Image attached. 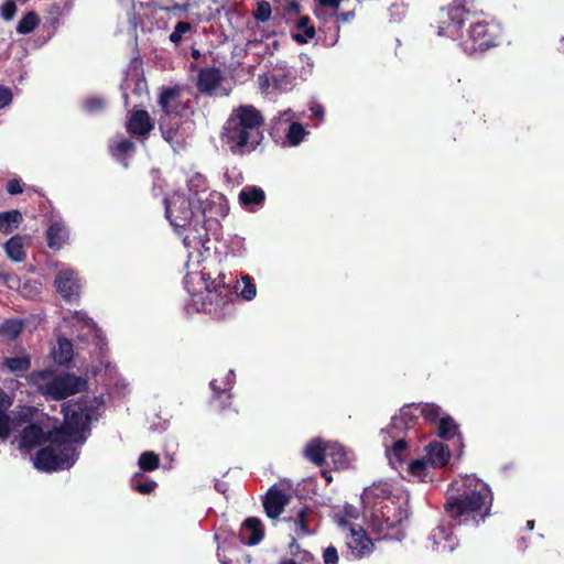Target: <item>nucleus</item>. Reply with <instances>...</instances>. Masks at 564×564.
Here are the masks:
<instances>
[{"label":"nucleus","mask_w":564,"mask_h":564,"mask_svg":"<svg viewBox=\"0 0 564 564\" xmlns=\"http://www.w3.org/2000/svg\"><path fill=\"white\" fill-rule=\"evenodd\" d=\"M192 29L191 24L185 21H180L176 23L173 32L170 34V41L174 44H177L182 41L183 35L189 32Z\"/></svg>","instance_id":"obj_44"},{"label":"nucleus","mask_w":564,"mask_h":564,"mask_svg":"<svg viewBox=\"0 0 564 564\" xmlns=\"http://www.w3.org/2000/svg\"><path fill=\"white\" fill-rule=\"evenodd\" d=\"M315 514L314 511L307 507L301 508L293 517L285 518L290 531L293 533L294 539H301L311 535L315 532L312 528Z\"/></svg>","instance_id":"obj_14"},{"label":"nucleus","mask_w":564,"mask_h":564,"mask_svg":"<svg viewBox=\"0 0 564 564\" xmlns=\"http://www.w3.org/2000/svg\"><path fill=\"white\" fill-rule=\"evenodd\" d=\"M258 80H259L260 89L263 93H269L270 87H272L271 75L270 76L261 75L258 77Z\"/></svg>","instance_id":"obj_52"},{"label":"nucleus","mask_w":564,"mask_h":564,"mask_svg":"<svg viewBox=\"0 0 564 564\" xmlns=\"http://www.w3.org/2000/svg\"><path fill=\"white\" fill-rule=\"evenodd\" d=\"M22 326L19 319H8L0 325V335L13 339L21 333Z\"/></svg>","instance_id":"obj_40"},{"label":"nucleus","mask_w":564,"mask_h":564,"mask_svg":"<svg viewBox=\"0 0 564 564\" xmlns=\"http://www.w3.org/2000/svg\"><path fill=\"white\" fill-rule=\"evenodd\" d=\"M325 451V463L332 464L335 469H344L349 466V453L338 443H327Z\"/></svg>","instance_id":"obj_23"},{"label":"nucleus","mask_w":564,"mask_h":564,"mask_svg":"<svg viewBox=\"0 0 564 564\" xmlns=\"http://www.w3.org/2000/svg\"><path fill=\"white\" fill-rule=\"evenodd\" d=\"M104 405L102 397H84L63 406L64 422L51 429L48 419L34 406H19L18 426H22L17 438L19 449H31L46 444L33 458L40 471L69 469L79 457L77 447L87 440L93 421L98 420Z\"/></svg>","instance_id":"obj_1"},{"label":"nucleus","mask_w":564,"mask_h":564,"mask_svg":"<svg viewBox=\"0 0 564 564\" xmlns=\"http://www.w3.org/2000/svg\"><path fill=\"white\" fill-rule=\"evenodd\" d=\"M410 415V408L400 409L399 413L392 416L390 424L380 431L386 458L391 468L395 469L403 478H409L405 473V467L409 464L406 463L409 443L405 435L410 430L408 422Z\"/></svg>","instance_id":"obj_6"},{"label":"nucleus","mask_w":564,"mask_h":564,"mask_svg":"<svg viewBox=\"0 0 564 564\" xmlns=\"http://www.w3.org/2000/svg\"><path fill=\"white\" fill-rule=\"evenodd\" d=\"M323 560L325 564H337L338 563V553L336 547L328 546L325 549L323 554Z\"/></svg>","instance_id":"obj_48"},{"label":"nucleus","mask_w":564,"mask_h":564,"mask_svg":"<svg viewBox=\"0 0 564 564\" xmlns=\"http://www.w3.org/2000/svg\"><path fill=\"white\" fill-rule=\"evenodd\" d=\"M533 527H534V521L530 520V521H528V522H527V528H528L529 530H532V529H533Z\"/></svg>","instance_id":"obj_57"},{"label":"nucleus","mask_w":564,"mask_h":564,"mask_svg":"<svg viewBox=\"0 0 564 564\" xmlns=\"http://www.w3.org/2000/svg\"><path fill=\"white\" fill-rule=\"evenodd\" d=\"M322 7L337 9L340 4V0H317Z\"/></svg>","instance_id":"obj_54"},{"label":"nucleus","mask_w":564,"mask_h":564,"mask_svg":"<svg viewBox=\"0 0 564 564\" xmlns=\"http://www.w3.org/2000/svg\"><path fill=\"white\" fill-rule=\"evenodd\" d=\"M404 408L411 409V415L408 417L409 429L413 426V420L420 414L427 422H436L440 421V417L444 415L440 405L435 403H417V404H409Z\"/></svg>","instance_id":"obj_21"},{"label":"nucleus","mask_w":564,"mask_h":564,"mask_svg":"<svg viewBox=\"0 0 564 564\" xmlns=\"http://www.w3.org/2000/svg\"><path fill=\"white\" fill-rule=\"evenodd\" d=\"M491 505L489 486L475 475H465L451 484L445 510L458 524L478 525L489 516Z\"/></svg>","instance_id":"obj_4"},{"label":"nucleus","mask_w":564,"mask_h":564,"mask_svg":"<svg viewBox=\"0 0 564 564\" xmlns=\"http://www.w3.org/2000/svg\"><path fill=\"white\" fill-rule=\"evenodd\" d=\"M18 427L17 413L13 417L9 416L7 412L0 411V438L6 440L9 437L11 431Z\"/></svg>","instance_id":"obj_38"},{"label":"nucleus","mask_w":564,"mask_h":564,"mask_svg":"<svg viewBox=\"0 0 564 564\" xmlns=\"http://www.w3.org/2000/svg\"><path fill=\"white\" fill-rule=\"evenodd\" d=\"M280 564H297V563L294 562L293 560H284Z\"/></svg>","instance_id":"obj_58"},{"label":"nucleus","mask_w":564,"mask_h":564,"mask_svg":"<svg viewBox=\"0 0 564 564\" xmlns=\"http://www.w3.org/2000/svg\"><path fill=\"white\" fill-rule=\"evenodd\" d=\"M106 105V101L101 97L91 96L88 97L84 102V108L89 113H95L101 110Z\"/></svg>","instance_id":"obj_46"},{"label":"nucleus","mask_w":564,"mask_h":564,"mask_svg":"<svg viewBox=\"0 0 564 564\" xmlns=\"http://www.w3.org/2000/svg\"><path fill=\"white\" fill-rule=\"evenodd\" d=\"M159 456L154 452H144L139 457V467L144 471H152L159 467Z\"/></svg>","instance_id":"obj_41"},{"label":"nucleus","mask_w":564,"mask_h":564,"mask_svg":"<svg viewBox=\"0 0 564 564\" xmlns=\"http://www.w3.org/2000/svg\"><path fill=\"white\" fill-rule=\"evenodd\" d=\"M69 231L61 218H52L46 230L47 246L51 249H61L68 240Z\"/></svg>","instance_id":"obj_17"},{"label":"nucleus","mask_w":564,"mask_h":564,"mask_svg":"<svg viewBox=\"0 0 564 564\" xmlns=\"http://www.w3.org/2000/svg\"><path fill=\"white\" fill-rule=\"evenodd\" d=\"M451 459L449 448L438 441L430 442L424 447V455L411 460L405 467L409 479L419 481L432 480V471L445 467Z\"/></svg>","instance_id":"obj_10"},{"label":"nucleus","mask_w":564,"mask_h":564,"mask_svg":"<svg viewBox=\"0 0 564 564\" xmlns=\"http://www.w3.org/2000/svg\"><path fill=\"white\" fill-rule=\"evenodd\" d=\"M192 56L197 59L200 57V52L198 50H193L192 51Z\"/></svg>","instance_id":"obj_56"},{"label":"nucleus","mask_w":564,"mask_h":564,"mask_svg":"<svg viewBox=\"0 0 564 564\" xmlns=\"http://www.w3.org/2000/svg\"><path fill=\"white\" fill-rule=\"evenodd\" d=\"M326 444L319 438L312 440L304 448V456L317 466L324 465Z\"/></svg>","instance_id":"obj_30"},{"label":"nucleus","mask_w":564,"mask_h":564,"mask_svg":"<svg viewBox=\"0 0 564 564\" xmlns=\"http://www.w3.org/2000/svg\"><path fill=\"white\" fill-rule=\"evenodd\" d=\"M12 101V93L8 87L0 86V109L9 106Z\"/></svg>","instance_id":"obj_49"},{"label":"nucleus","mask_w":564,"mask_h":564,"mask_svg":"<svg viewBox=\"0 0 564 564\" xmlns=\"http://www.w3.org/2000/svg\"><path fill=\"white\" fill-rule=\"evenodd\" d=\"M39 24V18L35 12H28L18 23L17 32L19 34L31 33Z\"/></svg>","instance_id":"obj_39"},{"label":"nucleus","mask_w":564,"mask_h":564,"mask_svg":"<svg viewBox=\"0 0 564 564\" xmlns=\"http://www.w3.org/2000/svg\"><path fill=\"white\" fill-rule=\"evenodd\" d=\"M347 546L356 557H364L372 552L373 543L364 529L351 528L347 538Z\"/></svg>","instance_id":"obj_16"},{"label":"nucleus","mask_w":564,"mask_h":564,"mask_svg":"<svg viewBox=\"0 0 564 564\" xmlns=\"http://www.w3.org/2000/svg\"><path fill=\"white\" fill-rule=\"evenodd\" d=\"M301 119V116H297L291 108L279 111L276 116L272 119L273 126L280 130L283 126H290L292 122H296Z\"/></svg>","instance_id":"obj_37"},{"label":"nucleus","mask_w":564,"mask_h":564,"mask_svg":"<svg viewBox=\"0 0 564 564\" xmlns=\"http://www.w3.org/2000/svg\"><path fill=\"white\" fill-rule=\"evenodd\" d=\"M13 400L0 388V411L7 412L12 405Z\"/></svg>","instance_id":"obj_51"},{"label":"nucleus","mask_w":564,"mask_h":564,"mask_svg":"<svg viewBox=\"0 0 564 564\" xmlns=\"http://www.w3.org/2000/svg\"><path fill=\"white\" fill-rule=\"evenodd\" d=\"M310 110L311 112L313 113V116L319 118V119H323L324 117V108L322 105L319 104H313L311 107H310Z\"/></svg>","instance_id":"obj_53"},{"label":"nucleus","mask_w":564,"mask_h":564,"mask_svg":"<svg viewBox=\"0 0 564 564\" xmlns=\"http://www.w3.org/2000/svg\"><path fill=\"white\" fill-rule=\"evenodd\" d=\"M126 127L130 134L145 138L152 130L153 123L145 110H137L130 115Z\"/></svg>","instance_id":"obj_19"},{"label":"nucleus","mask_w":564,"mask_h":564,"mask_svg":"<svg viewBox=\"0 0 564 564\" xmlns=\"http://www.w3.org/2000/svg\"><path fill=\"white\" fill-rule=\"evenodd\" d=\"M17 13V4L14 0H7L1 7V17L6 21H11Z\"/></svg>","instance_id":"obj_47"},{"label":"nucleus","mask_w":564,"mask_h":564,"mask_svg":"<svg viewBox=\"0 0 564 564\" xmlns=\"http://www.w3.org/2000/svg\"><path fill=\"white\" fill-rule=\"evenodd\" d=\"M286 503L288 496L281 489L275 487L271 488L267 492L263 500L265 513L271 519L278 518L282 513Z\"/></svg>","instance_id":"obj_20"},{"label":"nucleus","mask_w":564,"mask_h":564,"mask_svg":"<svg viewBox=\"0 0 564 564\" xmlns=\"http://www.w3.org/2000/svg\"><path fill=\"white\" fill-rule=\"evenodd\" d=\"M235 379H236V375H235L234 370H229L228 373L225 376L224 381H223V383H224L223 388L220 386H218V380L214 379L210 382V388L214 391V394L217 398L226 397V399H229L230 394H228V392L232 388V386L235 383Z\"/></svg>","instance_id":"obj_36"},{"label":"nucleus","mask_w":564,"mask_h":564,"mask_svg":"<svg viewBox=\"0 0 564 564\" xmlns=\"http://www.w3.org/2000/svg\"><path fill=\"white\" fill-rule=\"evenodd\" d=\"M29 383L43 397L64 400L87 389V380L70 372L55 375L50 369L33 371L28 377Z\"/></svg>","instance_id":"obj_8"},{"label":"nucleus","mask_w":564,"mask_h":564,"mask_svg":"<svg viewBox=\"0 0 564 564\" xmlns=\"http://www.w3.org/2000/svg\"><path fill=\"white\" fill-rule=\"evenodd\" d=\"M64 321L74 327H79L82 334L78 335L80 341L93 340L97 347L104 344L101 332L96 327L93 319L83 312H73L64 317Z\"/></svg>","instance_id":"obj_13"},{"label":"nucleus","mask_w":564,"mask_h":564,"mask_svg":"<svg viewBox=\"0 0 564 564\" xmlns=\"http://www.w3.org/2000/svg\"><path fill=\"white\" fill-rule=\"evenodd\" d=\"M264 198V192L257 186L246 187L239 193L240 204L248 209H252L253 206L262 204Z\"/></svg>","instance_id":"obj_29"},{"label":"nucleus","mask_w":564,"mask_h":564,"mask_svg":"<svg viewBox=\"0 0 564 564\" xmlns=\"http://www.w3.org/2000/svg\"><path fill=\"white\" fill-rule=\"evenodd\" d=\"M437 435L443 440H455L456 443L462 446V437L458 431V425L454 421L452 416L448 414H444L440 417L438 424H437Z\"/></svg>","instance_id":"obj_26"},{"label":"nucleus","mask_w":564,"mask_h":564,"mask_svg":"<svg viewBox=\"0 0 564 564\" xmlns=\"http://www.w3.org/2000/svg\"><path fill=\"white\" fill-rule=\"evenodd\" d=\"M264 117L253 105H239L230 111L221 130V141L236 155L254 151L263 140Z\"/></svg>","instance_id":"obj_5"},{"label":"nucleus","mask_w":564,"mask_h":564,"mask_svg":"<svg viewBox=\"0 0 564 564\" xmlns=\"http://www.w3.org/2000/svg\"><path fill=\"white\" fill-rule=\"evenodd\" d=\"M6 366L11 371H26L31 366V361L29 357L8 358L6 360Z\"/></svg>","instance_id":"obj_43"},{"label":"nucleus","mask_w":564,"mask_h":564,"mask_svg":"<svg viewBox=\"0 0 564 564\" xmlns=\"http://www.w3.org/2000/svg\"><path fill=\"white\" fill-rule=\"evenodd\" d=\"M223 74L217 67L202 68L197 74L196 86L202 94L208 96L225 97L230 94V88L221 86Z\"/></svg>","instance_id":"obj_12"},{"label":"nucleus","mask_w":564,"mask_h":564,"mask_svg":"<svg viewBox=\"0 0 564 564\" xmlns=\"http://www.w3.org/2000/svg\"><path fill=\"white\" fill-rule=\"evenodd\" d=\"M433 539L435 544L440 545L444 551L453 552L458 546L457 540L444 528H440L437 532L433 534Z\"/></svg>","instance_id":"obj_35"},{"label":"nucleus","mask_w":564,"mask_h":564,"mask_svg":"<svg viewBox=\"0 0 564 564\" xmlns=\"http://www.w3.org/2000/svg\"><path fill=\"white\" fill-rule=\"evenodd\" d=\"M131 486L138 492L145 495L154 490V488L156 487V482L151 479H142V476L140 474H135V476L132 479Z\"/></svg>","instance_id":"obj_42"},{"label":"nucleus","mask_w":564,"mask_h":564,"mask_svg":"<svg viewBox=\"0 0 564 564\" xmlns=\"http://www.w3.org/2000/svg\"><path fill=\"white\" fill-rule=\"evenodd\" d=\"M296 28L299 32L293 34V39L300 44H305L315 36V28L310 25L308 17L300 18Z\"/></svg>","instance_id":"obj_34"},{"label":"nucleus","mask_w":564,"mask_h":564,"mask_svg":"<svg viewBox=\"0 0 564 564\" xmlns=\"http://www.w3.org/2000/svg\"><path fill=\"white\" fill-rule=\"evenodd\" d=\"M206 180L199 174L195 173L187 180L188 195L192 196L197 203L208 206L209 218H217L226 216L228 212L227 200L223 194L218 192H206Z\"/></svg>","instance_id":"obj_11"},{"label":"nucleus","mask_w":564,"mask_h":564,"mask_svg":"<svg viewBox=\"0 0 564 564\" xmlns=\"http://www.w3.org/2000/svg\"><path fill=\"white\" fill-rule=\"evenodd\" d=\"M409 495L398 490L392 499H387L376 508L371 517V529L379 539L401 540L403 532L401 527L409 518Z\"/></svg>","instance_id":"obj_7"},{"label":"nucleus","mask_w":564,"mask_h":564,"mask_svg":"<svg viewBox=\"0 0 564 564\" xmlns=\"http://www.w3.org/2000/svg\"><path fill=\"white\" fill-rule=\"evenodd\" d=\"M272 89L282 94L288 93L296 85L294 70L286 66H276L272 74Z\"/></svg>","instance_id":"obj_18"},{"label":"nucleus","mask_w":564,"mask_h":564,"mask_svg":"<svg viewBox=\"0 0 564 564\" xmlns=\"http://www.w3.org/2000/svg\"><path fill=\"white\" fill-rule=\"evenodd\" d=\"M109 148L112 156L127 167L126 158L134 151V143L128 139L112 140Z\"/></svg>","instance_id":"obj_28"},{"label":"nucleus","mask_w":564,"mask_h":564,"mask_svg":"<svg viewBox=\"0 0 564 564\" xmlns=\"http://www.w3.org/2000/svg\"><path fill=\"white\" fill-rule=\"evenodd\" d=\"M23 221V216L20 210L11 209L0 213V232L11 234L18 229Z\"/></svg>","instance_id":"obj_27"},{"label":"nucleus","mask_w":564,"mask_h":564,"mask_svg":"<svg viewBox=\"0 0 564 564\" xmlns=\"http://www.w3.org/2000/svg\"><path fill=\"white\" fill-rule=\"evenodd\" d=\"M236 293L246 301H252L257 295V286L249 275H242L235 284Z\"/></svg>","instance_id":"obj_33"},{"label":"nucleus","mask_w":564,"mask_h":564,"mask_svg":"<svg viewBox=\"0 0 564 564\" xmlns=\"http://www.w3.org/2000/svg\"><path fill=\"white\" fill-rule=\"evenodd\" d=\"M30 238L28 236H12L4 245L3 249L7 257L14 262H23L26 258L25 247Z\"/></svg>","instance_id":"obj_24"},{"label":"nucleus","mask_w":564,"mask_h":564,"mask_svg":"<svg viewBox=\"0 0 564 564\" xmlns=\"http://www.w3.org/2000/svg\"><path fill=\"white\" fill-rule=\"evenodd\" d=\"M271 6L268 2H259L253 12V17L260 22H267L271 18Z\"/></svg>","instance_id":"obj_45"},{"label":"nucleus","mask_w":564,"mask_h":564,"mask_svg":"<svg viewBox=\"0 0 564 564\" xmlns=\"http://www.w3.org/2000/svg\"><path fill=\"white\" fill-rule=\"evenodd\" d=\"M73 344L69 339L58 337L57 346L53 349L52 356L56 364L67 365L73 359Z\"/></svg>","instance_id":"obj_31"},{"label":"nucleus","mask_w":564,"mask_h":564,"mask_svg":"<svg viewBox=\"0 0 564 564\" xmlns=\"http://www.w3.org/2000/svg\"><path fill=\"white\" fill-rule=\"evenodd\" d=\"M7 191L10 195H18L23 192L21 181L19 178H12L7 184Z\"/></svg>","instance_id":"obj_50"},{"label":"nucleus","mask_w":564,"mask_h":564,"mask_svg":"<svg viewBox=\"0 0 564 564\" xmlns=\"http://www.w3.org/2000/svg\"><path fill=\"white\" fill-rule=\"evenodd\" d=\"M308 134L307 130L299 121L292 122L284 132V144L288 147L300 145L305 137Z\"/></svg>","instance_id":"obj_32"},{"label":"nucleus","mask_w":564,"mask_h":564,"mask_svg":"<svg viewBox=\"0 0 564 564\" xmlns=\"http://www.w3.org/2000/svg\"><path fill=\"white\" fill-rule=\"evenodd\" d=\"M55 286L57 292L67 301H73L78 296L79 283L75 272L63 267L56 274Z\"/></svg>","instance_id":"obj_15"},{"label":"nucleus","mask_w":564,"mask_h":564,"mask_svg":"<svg viewBox=\"0 0 564 564\" xmlns=\"http://www.w3.org/2000/svg\"><path fill=\"white\" fill-rule=\"evenodd\" d=\"M188 99L178 88H169L160 95L159 105L163 111L159 124L163 138L170 144L178 143V130L183 118L189 113Z\"/></svg>","instance_id":"obj_9"},{"label":"nucleus","mask_w":564,"mask_h":564,"mask_svg":"<svg viewBox=\"0 0 564 564\" xmlns=\"http://www.w3.org/2000/svg\"><path fill=\"white\" fill-rule=\"evenodd\" d=\"M438 36L456 41L469 55L497 45L500 26L495 21L473 11V0H454L440 14Z\"/></svg>","instance_id":"obj_3"},{"label":"nucleus","mask_w":564,"mask_h":564,"mask_svg":"<svg viewBox=\"0 0 564 564\" xmlns=\"http://www.w3.org/2000/svg\"><path fill=\"white\" fill-rule=\"evenodd\" d=\"M355 17V12L354 11H347V12H341L338 18L341 22H349L354 19Z\"/></svg>","instance_id":"obj_55"},{"label":"nucleus","mask_w":564,"mask_h":564,"mask_svg":"<svg viewBox=\"0 0 564 564\" xmlns=\"http://www.w3.org/2000/svg\"><path fill=\"white\" fill-rule=\"evenodd\" d=\"M240 539L245 544L256 545L263 539V527L258 518L245 520L240 530Z\"/></svg>","instance_id":"obj_25"},{"label":"nucleus","mask_w":564,"mask_h":564,"mask_svg":"<svg viewBox=\"0 0 564 564\" xmlns=\"http://www.w3.org/2000/svg\"><path fill=\"white\" fill-rule=\"evenodd\" d=\"M399 488L393 489L388 482L379 481L375 482L371 487L367 488L364 492V498L367 501L375 500V506L380 507L384 500L392 499L394 495H398Z\"/></svg>","instance_id":"obj_22"},{"label":"nucleus","mask_w":564,"mask_h":564,"mask_svg":"<svg viewBox=\"0 0 564 564\" xmlns=\"http://www.w3.org/2000/svg\"><path fill=\"white\" fill-rule=\"evenodd\" d=\"M164 203L165 216L188 251L184 283L196 310L210 312L214 303L216 307L225 305L229 299L225 282L210 281V273L203 265L204 252L209 250L206 223L215 219L209 218L208 206L180 192L165 197Z\"/></svg>","instance_id":"obj_2"}]
</instances>
